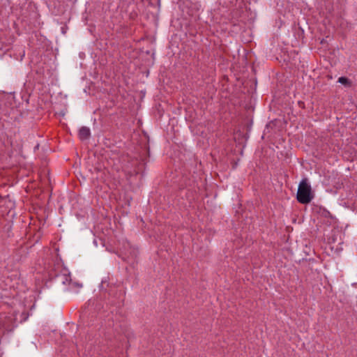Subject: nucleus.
Wrapping results in <instances>:
<instances>
[{
  "label": "nucleus",
  "mask_w": 357,
  "mask_h": 357,
  "mask_svg": "<svg viewBox=\"0 0 357 357\" xmlns=\"http://www.w3.org/2000/svg\"><path fill=\"white\" fill-rule=\"evenodd\" d=\"M70 287L71 289H73V288L80 289V288L82 287V284H79V283H77V282H70Z\"/></svg>",
  "instance_id": "4"
},
{
  "label": "nucleus",
  "mask_w": 357,
  "mask_h": 357,
  "mask_svg": "<svg viewBox=\"0 0 357 357\" xmlns=\"http://www.w3.org/2000/svg\"><path fill=\"white\" fill-rule=\"evenodd\" d=\"M90 134V129L87 127H82L79 130V137L82 140L87 139Z\"/></svg>",
  "instance_id": "2"
},
{
  "label": "nucleus",
  "mask_w": 357,
  "mask_h": 357,
  "mask_svg": "<svg viewBox=\"0 0 357 357\" xmlns=\"http://www.w3.org/2000/svg\"><path fill=\"white\" fill-rule=\"evenodd\" d=\"M338 82L344 85L350 84V81L349 80V79L345 77H339Z\"/></svg>",
  "instance_id": "3"
},
{
  "label": "nucleus",
  "mask_w": 357,
  "mask_h": 357,
  "mask_svg": "<svg viewBox=\"0 0 357 357\" xmlns=\"http://www.w3.org/2000/svg\"><path fill=\"white\" fill-rule=\"evenodd\" d=\"M313 196L311 193V186L307 183L306 180H302L299 183L297 199L301 204H308L312 199Z\"/></svg>",
  "instance_id": "1"
}]
</instances>
